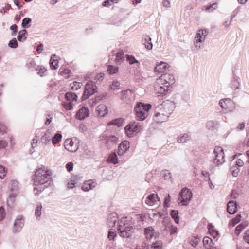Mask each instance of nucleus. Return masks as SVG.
<instances>
[{
  "label": "nucleus",
  "instance_id": "obj_1",
  "mask_svg": "<svg viewBox=\"0 0 249 249\" xmlns=\"http://www.w3.org/2000/svg\"><path fill=\"white\" fill-rule=\"evenodd\" d=\"M52 172L44 166L36 170L34 178V192L37 195L45 188L51 186L53 182L51 179Z\"/></svg>",
  "mask_w": 249,
  "mask_h": 249
},
{
  "label": "nucleus",
  "instance_id": "obj_2",
  "mask_svg": "<svg viewBox=\"0 0 249 249\" xmlns=\"http://www.w3.org/2000/svg\"><path fill=\"white\" fill-rule=\"evenodd\" d=\"M175 108L174 102L166 100L155 108L153 120L157 123H162L167 121L169 116Z\"/></svg>",
  "mask_w": 249,
  "mask_h": 249
},
{
  "label": "nucleus",
  "instance_id": "obj_3",
  "mask_svg": "<svg viewBox=\"0 0 249 249\" xmlns=\"http://www.w3.org/2000/svg\"><path fill=\"white\" fill-rule=\"evenodd\" d=\"M151 107L149 104L139 102L134 107L135 117L137 120L143 121L148 116V111Z\"/></svg>",
  "mask_w": 249,
  "mask_h": 249
},
{
  "label": "nucleus",
  "instance_id": "obj_4",
  "mask_svg": "<svg viewBox=\"0 0 249 249\" xmlns=\"http://www.w3.org/2000/svg\"><path fill=\"white\" fill-rule=\"evenodd\" d=\"M97 87L95 82L89 81L85 86V90L81 97L82 100L84 101L90 96L97 92Z\"/></svg>",
  "mask_w": 249,
  "mask_h": 249
},
{
  "label": "nucleus",
  "instance_id": "obj_5",
  "mask_svg": "<svg viewBox=\"0 0 249 249\" xmlns=\"http://www.w3.org/2000/svg\"><path fill=\"white\" fill-rule=\"evenodd\" d=\"M100 140L106 145L107 149L113 147L118 142V137L115 135L103 134L100 137Z\"/></svg>",
  "mask_w": 249,
  "mask_h": 249
},
{
  "label": "nucleus",
  "instance_id": "obj_6",
  "mask_svg": "<svg viewBox=\"0 0 249 249\" xmlns=\"http://www.w3.org/2000/svg\"><path fill=\"white\" fill-rule=\"evenodd\" d=\"M192 193L189 189L182 188L179 194L178 198L179 203L182 206H187L192 198Z\"/></svg>",
  "mask_w": 249,
  "mask_h": 249
},
{
  "label": "nucleus",
  "instance_id": "obj_7",
  "mask_svg": "<svg viewBox=\"0 0 249 249\" xmlns=\"http://www.w3.org/2000/svg\"><path fill=\"white\" fill-rule=\"evenodd\" d=\"M66 102H63V107L67 110H71L73 109V103L74 101H76L77 96L74 93L68 92L65 94Z\"/></svg>",
  "mask_w": 249,
  "mask_h": 249
},
{
  "label": "nucleus",
  "instance_id": "obj_8",
  "mask_svg": "<svg viewBox=\"0 0 249 249\" xmlns=\"http://www.w3.org/2000/svg\"><path fill=\"white\" fill-rule=\"evenodd\" d=\"M215 158L213 159V163L217 165H221L225 162L224 153L221 147L217 146L214 149Z\"/></svg>",
  "mask_w": 249,
  "mask_h": 249
},
{
  "label": "nucleus",
  "instance_id": "obj_9",
  "mask_svg": "<svg viewBox=\"0 0 249 249\" xmlns=\"http://www.w3.org/2000/svg\"><path fill=\"white\" fill-rule=\"evenodd\" d=\"M9 187L11 194H10L9 198L7 199V203L8 205H10V203L12 204L14 202V198L18 194V182L16 180L11 181L9 185Z\"/></svg>",
  "mask_w": 249,
  "mask_h": 249
},
{
  "label": "nucleus",
  "instance_id": "obj_10",
  "mask_svg": "<svg viewBox=\"0 0 249 249\" xmlns=\"http://www.w3.org/2000/svg\"><path fill=\"white\" fill-rule=\"evenodd\" d=\"M142 126L137 123L134 122L130 124L125 127V131L127 136L132 137L135 134L139 132L141 130Z\"/></svg>",
  "mask_w": 249,
  "mask_h": 249
},
{
  "label": "nucleus",
  "instance_id": "obj_11",
  "mask_svg": "<svg viewBox=\"0 0 249 249\" xmlns=\"http://www.w3.org/2000/svg\"><path fill=\"white\" fill-rule=\"evenodd\" d=\"M158 82L159 80L157 79L154 85V88L156 92L161 95H166L168 91L170 90V88L169 87V85H166L162 82L161 83H158Z\"/></svg>",
  "mask_w": 249,
  "mask_h": 249
},
{
  "label": "nucleus",
  "instance_id": "obj_12",
  "mask_svg": "<svg viewBox=\"0 0 249 249\" xmlns=\"http://www.w3.org/2000/svg\"><path fill=\"white\" fill-rule=\"evenodd\" d=\"M119 235L122 238H131L134 232L132 226H126L123 228L117 229Z\"/></svg>",
  "mask_w": 249,
  "mask_h": 249
},
{
  "label": "nucleus",
  "instance_id": "obj_13",
  "mask_svg": "<svg viewBox=\"0 0 249 249\" xmlns=\"http://www.w3.org/2000/svg\"><path fill=\"white\" fill-rule=\"evenodd\" d=\"M158 83L162 82L166 85H169V87L171 88V86L175 83V78L173 75L168 73L162 74L159 79Z\"/></svg>",
  "mask_w": 249,
  "mask_h": 249
},
{
  "label": "nucleus",
  "instance_id": "obj_14",
  "mask_svg": "<svg viewBox=\"0 0 249 249\" xmlns=\"http://www.w3.org/2000/svg\"><path fill=\"white\" fill-rule=\"evenodd\" d=\"M121 99L127 104H130L134 101V95L130 89L122 91Z\"/></svg>",
  "mask_w": 249,
  "mask_h": 249
},
{
  "label": "nucleus",
  "instance_id": "obj_15",
  "mask_svg": "<svg viewBox=\"0 0 249 249\" xmlns=\"http://www.w3.org/2000/svg\"><path fill=\"white\" fill-rule=\"evenodd\" d=\"M63 146L67 150L71 152H74L78 149L77 144L71 139H66L63 143Z\"/></svg>",
  "mask_w": 249,
  "mask_h": 249
},
{
  "label": "nucleus",
  "instance_id": "obj_16",
  "mask_svg": "<svg viewBox=\"0 0 249 249\" xmlns=\"http://www.w3.org/2000/svg\"><path fill=\"white\" fill-rule=\"evenodd\" d=\"M160 198L158 197L157 194H151L148 195L145 200V203L150 206L158 205H159L158 202H160Z\"/></svg>",
  "mask_w": 249,
  "mask_h": 249
},
{
  "label": "nucleus",
  "instance_id": "obj_17",
  "mask_svg": "<svg viewBox=\"0 0 249 249\" xmlns=\"http://www.w3.org/2000/svg\"><path fill=\"white\" fill-rule=\"evenodd\" d=\"M129 142L127 141L122 142L118 146L117 153L119 156L124 155L129 148Z\"/></svg>",
  "mask_w": 249,
  "mask_h": 249
},
{
  "label": "nucleus",
  "instance_id": "obj_18",
  "mask_svg": "<svg viewBox=\"0 0 249 249\" xmlns=\"http://www.w3.org/2000/svg\"><path fill=\"white\" fill-rule=\"evenodd\" d=\"M24 220L22 216L18 215L15 220L14 224V231H19L24 226Z\"/></svg>",
  "mask_w": 249,
  "mask_h": 249
},
{
  "label": "nucleus",
  "instance_id": "obj_19",
  "mask_svg": "<svg viewBox=\"0 0 249 249\" xmlns=\"http://www.w3.org/2000/svg\"><path fill=\"white\" fill-rule=\"evenodd\" d=\"M89 111L87 108L83 107L80 108L76 113V118L79 120H83L89 116Z\"/></svg>",
  "mask_w": 249,
  "mask_h": 249
},
{
  "label": "nucleus",
  "instance_id": "obj_20",
  "mask_svg": "<svg viewBox=\"0 0 249 249\" xmlns=\"http://www.w3.org/2000/svg\"><path fill=\"white\" fill-rule=\"evenodd\" d=\"M169 68V65L167 63L164 62H160L159 63H157L156 67H155V71L156 72L159 73L164 72Z\"/></svg>",
  "mask_w": 249,
  "mask_h": 249
},
{
  "label": "nucleus",
  "instance_id": "obj_21",
  "mask_svg": "<svg viewBox=\"0 0 249 249\" xmlns=\"http://www.w3.org/2000/svg\"><path fill=\"white\" fill-rule=\"evenodd\" d=\"M97 183L92 180L85 181L82 186V189L84 191H89L96 187Z\"/></svg>",
  "mask_w": 249,
  "mask_h": 249
},
{
  "label": "nucleus",
  "instance_id": "obj_22",
  "mask_svg": "<svg viewBox=\"0 0 249 249\" xmlns=\"http://www.w3.org/2000/svg\"><path fill=\"white\" fill-rule=\"evenodd\" d=\"M227 212L230 214H233L237 211V203L236 201H230L227 204Z\"/></svg>",
  "mask_w": 249,
  "mask_h": 249
},
{
  "label": "nucleus",
  "instance_id": "obj_23",
  "mask_svg": "<svg viewBox=\"0 0 249 249\" xmlns=\"http://www.w3.org/2000/svg\"><path fill=\"white\" fill-rule=\"evenodd\" d=\"M117 214L116 213H111L107 217V223L109 227H113L117 221Z\"/></svg>",
  "mask_w": 249,
  "mask_h": 249
},
{
  "label": "nucleus",
  "instance_id": "obj_24",
  "mask_svg": "<svg viewBox=\"0 0 249 249\" xmlns=\"http://www.w3.org/2000/svg\"><path fill=\"white\" fill-rule=\"evenodd\" d=\"M98 115L101 117H104L108 113L107 107L104 105H100L98 106L97 109Z\"/></svg>",
  "mask_w": 249,
  "mask_h": 249
},
{
  "label": "nucleus",
  "instance_id": "obj_25",
  "mask_svg": "<svg viewBox=\"0 0 249 249\" xmlns=\"http://www.w3.org/2000/svg\"><path fill=\"white\" fill-rule=\"evenodd\" d=\"M142 42L147 50H150L152 49L153 45L151 42V38L149 36H145V37L142 39Z\"/></svg>",
  "mask_w": 249,
  "mask_h": 249
},
{
  "label": "nucleus",
  "instance_id": "obj_26",
  "mask_svg": "<svg viewBox=\"0 0 249 249\" xmlns=\"http://www.w3.org/2000/svg\"><path fill=\"white\" fill-rule=\"evenodd\" d=\"M132 226L130 221L127 220V217H123L118 221L117 229H120L126 226Z\"/></svg>",
  "mask_w": 249,
  "mask_h": 249
},
{
  "label": "nucleus",
  "instance_id": "obj_27",
  "mask_svg": "<svg viewBox=\"0 0 249 249\" xmlns=\"http://www.w3.org/2000/svg\"><path fill=\"white\" fill-rule=\"evenodd\" d=\"M191 139V136L187 133L180 134L177 138L178 143H184L187 142Z\"/></svg>",
  "mask_w": 249,
  "mask_h": 249
},
{
  "label": "nucleus",
  "instance_id": "obj_28",
  "mask_svg": "<svg viewBox=\"0 0 249 249\" xmlns=\"http://www.w3.org/2000/svg\"><path fill=\"white\" fill-rule=\"evenodd\" d=\"M238 78L234 77L230 83V87L236 91L240 89V84Z\"/></svg>",
  "mask_w": 249,
  "mask_h": 249
},
{
  "label": "nucleus",
  "instance_id": "obj_29",
  "mask_svg": "<svg viewBox=\"0 0 249 249\" xmlns=\"http://www.w3.org/2000/svg\"><path fill=\"white\" fill-rule=\"evenodd\" d=\"M154 230L151 226L146 227L144 229V233L147 239L150 240L154 236Z\"/></svg>",
  "mask_w": 249,
  "mask_h": 249
},
{
  "label": "nucleus",
  "instance_id": "obj_30",
  "mask_svg": "<svg viewBox=\"0 0 249 249\" xmlns=\"http://www.w3.org/2000/svg\"><path fill=\"white\" fill-rule=\"evenodd\" d=\"M52 136L53 135L51 131L50 130H48L45 135L41 138V141L43 143L46 144L50 142V140L52 139Z\"/></svg>",
  "mask_w": 249,
  "mask_h": 249
},
{
  "label": "nucleus",
  "instance_id": "obj_31",
  "mask_svg": "<svg viewBox=\"0 0 249 249\" xmlns=\"http://www.w3.org/2000/svg\"><path fill=\"white\" fill-rule=\"evenodd\" d=\"M124 60V54L123 51H120L116 54L115 61L118 64H121Z\"/></svg>",
  "mask_w": 249,
  "mask_h": 249
},
{
  "label": "nucleus",
  "instance_id": "obj_32",
  "mask_svg": "<svg viewBox=\"0 0 249 249\" xmlns=\"http://www.w3.org/2000/svg\"><path fill=\"white\" fill-rule=\"evenodd\" d=\"M231 103L232 102L230 99H223L220 100L219 104L223 109H226Z\"/></svg>",
  "mask_w": 249,
  "mask_h": 249
},
{
  "label": "nucleus",
  "instance_id": "obj_33",
  "mask_svg": "<svg viewBox=\"0 0 249 249\" xmlns=\"http://www.w3.org/2000/svg\"><path fill=\"white\" fill-rule=\"evenodd\" d=\"M124 123V120L121 118L114 119L107 123L108 125H115L118 127L122 126Z\"/></svg>",
  "mask_w": 249,
  "mask_h": 249
},
{
  "label": "nucleus",
  "instance_id": "obj_34",
  "mask_svg": "<svg viewBox=\"0 0 249 249\" xmlns=\"http://www.w3.org/2000/svg\"><path fill=\"white\" fill-rule=\"evenodd\" d=\"M58 61L56 56L54 55L51 57L50 60V67L52 69L55 70L58 67Z\"/></svg>",
  "mask_w": 249,
  "mask_h": 249
},
{
  "label": "nucleus",
  "instance_id": "obj_35",
  "mask_svg": "<svg viewBox=\"0 0 249 249\" xmlns=\"http://www.w3.org/2000/svg\"><path fill=\"white\" fill-rule=\"evenodd\" d=\"M108 162L116 164L118 163V160L116 153L110 154L107 160Z\"/></svg>",
  "mask_w": 249,
  "mask_h": 249
},
{
  "label": "nucleus",
  "instance_id": "obj_36",
  "mask_svg": "<svg viewBox=\"0 0 249 249\" xmlns=\"http://www.w3.org/2000/svg\"><path fill=\"white\" fill-rule=\"evenodd\" d=\"M205 40V38L203 37L200 35L199 36H197V34H196L195 36V40L194 41V45L195 47L197 49H199L201 48V46L200 45L199 43H201L202 42H204Z\"/></svg>",
  "mask_w": 249,
  "mask_h": 249
},
{
  "label": "nucleus",
  "instance_id": "obj_37",
  "mask_svg": "<svg viewBox=\"0 0 249 249\" xmlns=\"http://www.w3.org/2000/svg\"><path fill=\"white\" fill-rule=\"evenodd\" d=\"M203 243L204 246L207 249L211 248L213 244L212 239L207 236L204 237Z\"/></svg>",
  "mask_w": 249,
  "mask_h": 249
},
{
  "label": "nucleus",
  "instance_id": "obj_38",
  "mask_svg": "<svg viewBox=\"0 0 249 249\" xmlns=\"http://www.w3.org/2000/svg\"><path fill=\"white\" fill-rule=\"evenodd\" d=\"M26 33L27 31L25 29H23L20 31L18 33L17 39L20 42L24 41L26 39V37L25 36V34H26Z\"/></svg>",
  "mask_w": 249,
  "mask_h": 249
},
{
  "label": "nucleus",
  "instance_id": "obj_39",
  "mask_svg": "<svg viewBox=\"0 0 249 249\" xmlns=\"http://www.w3.org/2000/svg\"><path fill=\"white\" fill-rule=\"evenodd\" d=\"M170 215L175 222L177 224H178L179 222V218L178 216V212L177 210H172L170 212Z\"/></svg>",
  "mask_w": 249,
  "mask_h": 249
},
{
  "label": "nucleus",
  "instance_id": "obj_40",
  "mask_svg": "<svg viewBox=\"0 0 249 249\" xmlns=\"http://www.w3.org/2000/svg\"><path fill=\"white\" fill-rule=\"evenodd\" d=\"M217 125L218 123L216 121H209L207 122L206 126L208 129L213 130Z\"/></svg>",
  "mask_w": 249,
  "mask_h": 249
},
{
  "label": "nucleus",
  "instance_id": "obj_41",
  "mask_svg": "<svg viewBox=\"0 0 249 249\" xmlns=\"http://www.w3.org/2000/svg\"><path fill=\"white\" fill-rule=\"evenodd\" d=\"M247 225L246 223L243 222L238 225L235 230V233L236 235H238L241 231L247 227Z\"/></svg>",
  "mask_w": 249,
  "mask_h": 249
},
{
  "label": "nucleus",
  "instance_id": "obj_42",
  "mask_svg": "<svg viewBox=\"0 0 249 249\" xmlns=\"http://www.w3.org/2000/svg\"><path fill=\"white\" fill-rule=\"evenodd\" d=\"M161 175L165 180H170L172 178L171 173L168 170L162 171Z\"/></svg>",
  "mask_w": 249,
  "mask_h": 249
},
{
  "label": "nucleus",
  "instance_id": "obj_43",
  "mask_svg": "<svg viewBox=\"0 0 249 249\" xmlns=\"http://www.w3.org/2000/svg\"><path fill=\"white\" fill-rule=\"evenodd\" d=\"M241 220V215L238 214L236 216V217L232 219L229 223L230 225L231 226H234L236 224H237L238 222H240Z\"/></svg>",
  "mask_w": 249,
  "mask_h": 249
},
{
  "label": "nucleus",
  "instance_id": "obj_44",
  "mask_svg": "<svg viewBox=\"0 0 249 249\" xmlns=\"http://www.w3.org/2000/svg\"><path fill=\"white\" fill-rule=\"evenodd\" d=\"M62 135L61 134L57 133L56 134L53 138H52V143L53 144L55 145L57 144L59 141H60L62 139Z\"/></svg>",
  "mask_w": 249,
  "mask_h": 249
},
{
  "label": "nucleus",
  "instance_id": "obj_45",
  "mask_svg": "<svg viewBox=\"0 0 249 249\" xmlns=\"http://www.w3.org/2000/svg\"><path fill=\"white\" fill-rule=\"evenodd\" d=\"M126 60L129 62L130 65L134 64V63H138L139 64V63L138 60H137L135 57L132 55H126Z\"/></svg>",
  "mask_w": 249,
  "mask_h": 249
},
{
  "label": "nucleus",
  "instance_id": "obj_46",
  "mask_svg": "<svg viewBox=\"0 0 249 249\" xmlns=\"http://www.w3.org/2000/svg\"><path fill=\"white\" fill-rule=\"evenodd\" d=\"M32 22V19L28 18H24L22 20V22L21 24L22 27L23 28H28L30 27V25L29 24H30Z\"/></svg>",
  "mask_w": 249,
  "mask_h": 249
},
{
  "label": "nucleus",
  "instance_id": "obj_47",
  "mask_svg": "<svg viewBox=\"0 0 249 249\" xmlns=\"http://www.w3.org/2000/svg\"><path fill=\"white\" fill-rule=\"evenodd\" d=\"M42 205L41 204H38L36 206V210H35V215L37 219H38L41 215V211H42Z\"/></svg>",
  "mask_w": 249,
  "mask_h": 249
},
{
  "label": "nucleus",
  "instance_id": "obj_48",
  "mask_svg": "<svg viewBox=\"0 0 249 249\" xmlns=\"http://www.w3.org/2000/svg\"><path fill=\"white\" fill-rule=\"evenodd\" d=\"M162 243L161 241H157L153 243L151 248L152 249H161L162 248Z\"/></svg>",
  "mask_w": 249,
  "mask_h": 249
},
{
  "label": "nucleus",
  "instance_id": "obj_49",
  "mask_svg": "<svg viewBox=\"0 0 249 249\" xmlns=\"http://www.w3.org/2000/svg\"><path fill=\"white\" fill-rule=\"evenodd\" d=\"M82 85L83 84L81 82L74 81L72 83V85L71 86V89L73 90H77L81 87Z\"/></svg>",
  "mask_w": 249,
  "mask_h": 249
},
{
  "label": "nucleus",
  "instance_id": "obj_50",
  "mask_svg": "<svg viewBox=\"0 0 249 249\" xmlns=\"http://www.w3.org/2000/svg\"><path fill=\"white\" fill-rule=\"evenodd\" d=\"M107 71L110 74H115L118 71V68L117 67H113L112 65H109L107 67Z\"/></svg>",
  "mask_w": 249,
  "mask_h": 249
},
{
  "label": "nucleus",
  "instance_id": "obj_51",
  "mask_svg": "<svg viewBox=\"0 0 249 249\" xmlns=\"http://www.w3.org/2000/svg\"><path fill=\"white\" fill-rule=\"evenodd\" d=\"M8 46L11 48H16L18 47V42L15 38H13L9 41Z\"/></svg>",
  "mask_w": 249,
  "mask_h": 249
},
{
  "label": "nucleus",
  "instance_id": "obj_52",
  "mask_svg": "<svg viewBox=\"0 0 249 249\" xmlns=\"http://www.w3.org/2000/svg\"><path fill=\"white\" fill-rule=\"evenodd\" d=\"M63 77L65 76V79H68L72 76L71 70L68 69H63Z\"/></svg>",
  "mask_w": 249,
  "mask_h": 249
},
{
  "label": "nucleus",
  "instance_id": "obj_53",
  "mask_svg": "<svg viewBox=\"0 0 249 249\" xmlns=\"http://www.w3.org/2000/svg\"><path fill=\"white\" fill-rule=\"evenodd\" d=\"M117 236L116 232L110 230L108 233V238L109 240H114L115 238Z\"/></svg>",
  "mask_w": 249,
  "mask_h": 249
},
{
  "label": "nucleus",
  "instance_id": "obj_54",
  "mask_svg": "<svg viewBox=\"0 0 249 249\" xmlns=\"http://www.w3.org/2000/svg\"><path fill=\"white\" fill-rule=\"evenodd\" d=\"M6 173V168L4 166L0 165V178L3 179L5 177Z\"/></svg>",
  "mask_w": 249,
  "mask_h": 249
},
{
  "label": "nucleus",
  "instance_id": "obj_55",
  "mask_svg": "<svg viewBox=\"0 0 249 249\" xmlns=\"http://www.w3.org/2000/svg\"><path fill=\"white\" fill-rule=\"evenodd\" d=\"M217 4L216 3H214L212 4H210L206 7L205 10L208 12L213 11V10H215L217 8Z\"/></svg>",
  "mask_w": 249,
  "mask_h": 249
},
{
  "label": "nucleus",
  "instance_id": "obj_56",
  "mask_svg": "<svg viewBox=\"0 0 249 249\" xmlns=\"http://www.w3.org/2000/svg\"><path fill=\"white\" fill-rule=\"evenodd\" d=\"M231 171L232 176L236 177L239 172V169L237 166H233L231 168Z\"/></svg>",
  "mask_w": 249,
  "mask_h": 249
},
{
  "label": "nucleus",
  "instance_id": "obj_57",
  "mask_svg": "<svg viewBox=\"0 0 249 249\" xmlns=\"http://www.w3.org/2000/svg\"><path fill=\"white\" fill-rule=\"evenodd\" d=\"M120 84L118 81H113L112 82V84L110 85V89H111L115 90L116 89H119V88L120 87Z\"/></svg>",
  "mask_w": 249,
  "mask_h": 249
},
{
  "label": "nucleus",
  "instance_id": "obj_58",
  "mask_svg": "<svg viewBox=\"0 0 249 249\" xmlns=\"http://www.w3.org/2000/svg\"><path fill=\"white\" fill-rule=\"evenodd\" d=\"M207 35V31L206 30H199L197 32V36H199L200 37V35H201V36L203 37H204L206 36V35Z\"/></svg>",
  "mask_w": 249,
  "mask_h": 249
},
{
  "label": "nucleus",
  "instance_id": "obj_59",
  "mask_svg": "<svg viewBox=\"0 0 249 249\" xmlns=\"http://www.w3.org/2000/svg\"><path fill=\"white\" fill-rule=\"evenodd\" d=\"M5 212L2 207H0V221H1L5 217Z\"/></svg>",
  "mask_w": 249,
  "mask_h": 249
},
{
  "label": "nucleus",
  "instance_id": "obj_60",
  "mask_svg": "<svg viewBox=\"0 0 249 249\" xmlns=\"http://www.w3.org/2000/svg\"><path fill=\"white\" fill-rule=\"evenodd\" d=\"M170 201V196L168 194L167 196L165 197L164 201V207H168L169 206V202Z\"/></svg>",
  "mask_w": 249,
  "mask_h": 249
},
{
  "label": "nucleus",
  "instance_id": "obj_61",
  "mask_svg": "<svg viewBox=\"0 0 249 249\" xmlns=\"http://www.w3.org/2000/svg\"><path fill=\"white\" fill-rule=\"evenodd\" d=\"M66 168L68 171L70 172L73 169V164L71 162H68L66 165Z\"/></svg>",
  "mask_w": 249,
  "mask_h": 249
},
{
  "label": "nucleus",
  "instance_id": "obj_62",
  "mask_svg": "<svg viewBox=\"0 0 249 249\" xmlns=\"http://www.w3.org/2000/svg\"><path fill=\"white\" fill-rule=\"evenodd\" d=\"M105 97V95L104 94H100L95 98V101H93V102L94 103H97L99 101L102 100Z\"/></svg>",
  "mask_w": 249,
  "mask_h": 249
},
{
  "label": "nucleus",
  "instance_id": "obj_63",
  "mask_svg": "<svg viewBox=\"0 0 249 249\" xmlns=\"http://www.w3.org/2000/svg\"><path fill=\"white\" fill-rule=\"evenodd\" d=\"M7 142L5 140H0V149L5 148L7 146Z\"/></svg>",
  "mask_w": 249,
  "mask_h": 249
},
{
  "label": "nucleus",
  "instance_id": "obj_64",
  "mask_svg": "<svg viewBox=\"0 0 249 249\" xmlns=\"http://www.w3.org/2000/svg\"><path fill=\"white\" fill-rule=\"evenodd\" d=\"M243 238L244 240L249 244V230L246 231Z\"/></svg>",
  "mask_w": 249,
  "mask_h": 249
}]
</instances>
